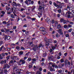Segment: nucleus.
<instances>
[{
  "mask_svg": "<svg viewBox=\"0 0 74 74\" xmlns=\"http://www.w3.org/2000/svg\"><path fill=\"white\" fill-rule=\"evenodd\" d=\"M1 32H3V33H4L5 32V31H4V29H1Z\"/></svg>",
  "mask_w": 74,
  "mask_h": 74,
  "instance_id": "c85d7f7f",
  "label": "nucleus"
},
{
  "mask_svg": "<svg viewBox=\"0 0 74 74\" xmlns=\"http://www.w3.org/2000/svg\"><path fill=\"white\" fill-rule=\"evenodd\" d=\"M48 42H52V40L51 39H48Z\"/></svg>",
  "mask_w": 74,
  "mask_h": 74,
  "instance_id": "dca6fc26",
  "label": "nucleus"
},
{
  "mask_svg": "<svg viewBox=\"0 0 74 74\" xmlns=\"http://www.w3.org/2000/svg\"><path fill=\"white\" fill-rule=\"evenodd\" d=\"M55 26H57V25H58V22H57V21H55Z\"/></svg>",
  "mask_w": 74,
  "mask_h": 74,
  "instance_id": "8fccbe9b",
  "label": "nucleus"
},
{
  "mask_svg": "<svg viewBox=\"0 0 74 74\" xmlns=\"http://www.w3.org/2000/svg\"><path fill=\"white\" fill-rule=\"evenodd\" d=\"M13 5H14L15 6H17V4L14 1L13 2Z\"/></svg>",
  "mask_w": 74,
  "mask_h": 74,
  "instance_id": "4468645a",
  "label": "nucleus"
},
{
  "mask_svg": "<svg viewBox=\"0 0 74 74\" xmlns=\"http://www.w3.org/2000/svg\"><path fill=\"white\" fill-rule=\"evenodd\" d=\"M40 31L43 32L44 33H45H45H47V32H46V31H45V28H44V27H42L40 28Z\"/></svg>",
  "mask_w": 74,
  "mask_h": 74,
  "instance_id": "f257e3e1",
  "label": "nucleus"
},
{
  "mask_svg": "<svg viewBox=\"0 0 74 74\" xmlns=\"http://www.w3.org/2000/svg\"><path fill=\"white\" fill-rule=\"evenodd\" d=\"M4 48V46H2L1 47H0V51H1L2 49V48Z\"/></svg>",
  "mask_w": 74,
  "mask_h": 74,
  "instance_id": "4c0bfd02",
  "label": "nucleus"
},
{
  "mask_svg": "<svg viewBox=\"0 0 74 74\" xmlns=\"http://www.w3.org/2000/svg\"><path fill=\"white\" fill-rule=\"evenodd\" d=\"M29 1H28V0H27L25 1V3L26 4H27L28 5H29V3H28V2Z\"/></svg>",
  "mask_w": 74,
  "mask_h": 74,
  "instance_id": "5701e85b",
  "label": "nucleus"
},
{
  "mask_svg": "<svg viewBox=\"0 0 74 74\" xmlns=\"http://www.w3.org/2000/svg\"><path fill=\"white\" fill-rule=\"evenodd\" d=\"M62 42H63V43L64 44H65V43H66V41H65L64 40H62Z\"/></svg>",
  "mask_w": 74,
  "mask_h": 74,
  "instance_id": "e433bc0d",
  "label": "nucleus"
},
{
  "mask_svg": "<svg viewBox=\"0 0 74 74\" xmlns=\"http://www.w3.org/2000/svg\"><path fill=\"white\" fill-rule=\"evenodd\" d=\"M71 31H72V29L71 28L68 30V32H69V33H70L71 32Z\"/></svg>",
  "mask_w": 74,
  "mask_h": 74,
  "instance_id": "7c9ffc66",
  "label": "nucleus"
},
{
  "mask_svg": "<svg viewBox=\"0 0 74 74\" xmlns=\"http://www.w3.org/2000/svg\"><path fill=\"white\" fill-rule=\"evenodd\" d=\"M16 48L17 49H19L20 48V47H19L18 46H17L16 47Z\"/></svg>",
  "mask_w": 74,
  "mask_h": 74,
  "instance_id": "a18cd8bd",
  "label": "nucleus"
},
{
  "mask_svg": "<svg viewBox=\"0 0 74 74\" xmlns=\"http://www.w3.org/2000/svg\"><path fill=\"white\" fill-rule=\"evenodd\" d=\"M29 1V4H34V1Z\"/></svg>",
  "mask_w": 74,
  "mask_h": 74,
  "instance_id": "9b49d317",
  "label": "nucleus"
},
{
  "mask_svg": "<svg viewBox=\"0 0 74 74\" xmlns=\"http://www.w3.org/2000/svg\"><path fill=\"white\" fill-rule=\"evenodd\" d=\"M2 23H3V24H7V23H6V21H3L2 22Z\"/></svg>",
  "mask_w": 74,
  "mask_h": 74,
  "instance_id": "052dcab7",
  "label": "nucleus"
},
{
  "mask_svg": "<svg viewBox=\"0 0 74 74\" xmlns=\"http://www.w3.org/2000/svg\"><path fill=\"white\" fill-rule=\"evenodd\" d=\"M53 5H54V6H55V7H58V4L56 3H55V2L53 3Z\"/></svg>",
  "mask_w": 74,
  "mask_h": 74,
  "instance_id": "f3484780",
  "label": "nucleus"
},
{
  "mask_svg": "<svg viewBox=\"0 0 74 74\" xmlns=\"http://www.w3.org/2000/svg\"><path fill=\"white\" fill-rule=\"evenodd\" d=\"M63 23L64 24H66V23H67V21H66V20H64V21H63Z\"/></svg>",
  "mask_w": 74,
  "mask_h": 74,
  "instance_id": "2f4dec72",
  "label": "nucleus"
},
{
  "mask_svg": "<svg viewBox=\"0 0 74 74\" xmlns=\"http://www.w3.org/2000/svg\"><path fill=\"white\" fill-rule=\"evenodd\" d=\"M59 73H60V74H64V72L63 71L61 70H59L58 71Z\"/></svg>",
  "mask_w": 74,
  "mask_h": 74,
  "instance_id": "423d86ee",
  "label": "nucleus"
},
{
  "mask_svg": "<svg viewBox=\"0 0 74 74\" xmlns=\"http://www.w3.org/2000/svg\"><path fill=\"white\" fill-rule=\"evenodd\" d=\"M23 52L22 51H20L19 52V54L20 55H23Z\"/></svg>",
  "mask_w": 74,
  "mask_h": 74,
  "instance_id": "393cba45",
  "label": "nucleus"
},
{
  "mask_svg": "<svg viewBox=\"0 0 74 74\" xmlns=\"http://www.w3.org/2000/svg\"><path fill=\"white\" fill-rule=\"evenodd\" d=\"M37 73L38 74H41V72L40 71H38Z\"/></svg>",
  "mask_w": 74,
  "mask_h": 74,
  "instance_id": "5fc2aeb1",
  "label": "nucleus"
},
{
  "mask_svg": "<svg viewBox=\"0 0 74 74\" xmlns=\"http://www.w3.org/2000/svg\"><path fill=\"white\" fill-rule=\"evenodd\" d=\"M70 11H74V7H71L70 8V10H69Z\"/></svg>",
  "mask_w": 74,
  "mask_h": 74,
  "instance_id": "0eeeda50",
  "label": "nucleus"
},
{
  "mask_svg": "<svg viewBox=\"0 0 74 74\" xmlns=\"http://www.w3.org/2000/svg\"><path fill=\"white\" fill-rule=\"evenodd\" d=\"M61 11H62V10L61 9H59L58 10V12L59 13H60L61 12Z\"/></svg>",
  "mask_w": 74,
  "mask_h": 74,
  "instance_id": "c03bdc74",
  "label": "nucleus"
},
{
  "mask_svg": "<svg viewBox=\"0 0 74 74\" xmlns=\"http://www.w3.org/2000/svg\"><path fill=\"white\" fill-rule=\"evenodd\" d=\"M7 64H6L4 66H3V68L4 69H6V67H7Z\"/></svg>",
  "mask_w": 74,
  "mask_h": 74,
  "instance_id": "72a5a7b5",
  "label": "nucleus"
},
{
  "mask_svg": "<svg viewBox=\"0 0 74 74\" xmlns=\"http://www.w3.org/2000/svg\"><path fill=\"white\" fill-rule=\"evenodd\" d=\"M67 8L68 9V11H70V6H69L68 5L67 6Z\"/></svg>",
  "mask_w": 74,
  "mask_h": 74,
  "instance_id": "cd10ccee",
  "label": "nucleus"
},
{
  "mask_svg": "<svg viewBox=\"0 0 74 74\" xmlns=\"http://www.w3.org/2000/svg\"><path fill=\"white\" fill-rule=\"evenodd\" d=\"M57 8H58V9H62V6L61 5H58Z\"/></svg>",
  "mask_w": 74,
  "mask_h": 74,
  "instance_id": "1a4fd4ad",
  "label": "nucleus"
},
{
  "mask_svg": "<svg viewBox=\"0 0 74 74\" xmlns=\"http://www.w3.org/2000/svg\"><path fill=\"white\" fill-rule=\"evenodd\" d=\"M47 56V54H46V53H44L43 55V57H45V56Z\"/></svg>",
  "mask_w": 74,
  "mask_h": 74,
  "instance_id": "c9c22d12",
  "label": "nucleus"
},
{
  "mask_svg": "<svg viewBox=\"0 0 74 74\" xmlns=\"http://www.w3.org/2000/svg\"><path fill=\"white\" fill-rule=\"evenodd\" d=\"M21 5L19 3H18L17 4V6H18V7H20Z\"/></svg>",
  "mask_w": 74,
  "mask_h": 74,
  "instance_id": "f704fd0d",
  "label": "nucleus"
},
{
  "mask_svg": "<svg viewBox=\"0 0 74 74\" xmlns=\"http://www.w3.org/2000/svg\"><path fill=\"white\" fill-rule=\"evenodd\" d=\"M69 24H70V25H73L74 24V23L73 22H69Z\"/></svg>",
  "mask_w": 74,
  "mask_h": 74,
  "instance_id": "e2e57ef3",
  "label": "nucleus"
},
{
  "mask_svg": "<svg viewBox=\"0 0 74 74\" xmlns=\"http://www.w3.org/2000/svg\"><path fill=\"white\" fill-rule=\"evenodd\" d=\"M71 34H72L73 35V36H74V32H72L71 33Z\"/></svg>",
  "mask_w": 74,
  "mask_h": 74,
  "instance_id": "338daca9",
  "label": "nucleus"
},
{
  "mask_svg": "<svg viewBox=\"0 0 74 74\" xmlns=\"http://www.w3.org/2000/svg\"><path fill=\"white\" fill-rule=\"evenodd\" d=\"M51 48H52V49L53 50H54V49L56 48V47L53 46H51Z\"/></svg>",
  "mask_w": 74,
  "mask_h": 74,
  "instance_id": "4be33fe9",
  "label": "nucleus"
},
{
  "mask_svg": "<svg viewBox=\"0 0 74 74\" xmlns=\"http://www.w3.org/2000/svg\"><path fill=\"white\" fill-rule=\"evenodd\" d=\"M47 22L49 25H51V20L49 18H47Z\"/></svg>",
  "mask_w": 74,
  "mask_h": 74,
  "instance_id": "20e7f679",
  "label": "nucleus"
},
{
  "mask_svg": "<svg viewBox=\"0 0 74 74\" xmlns=\"http://www.w3.org/2000/svg\"><path fill=\"white\" fill-rule=\"evenodd\" d=\"M64 28H67V26L66 25H65L64 26Z\"/></svg>",
  "mask_w": 74,
  "mask_h": 74,
  "instance_id": "6e6d98bb",
  "label": "nucleus"
},
{
  "mask_svg": "<svg viewBox=\"0 0 74 74\" xmlns=\"http://www.w3.org/2000/svg\"><path fill=\"white\" fill-rule=\"evenodd\" d=\"M45 41L46 42L45 45H49V42H48V39L47 38H45Z\"/></svg>",
  "mask_w": 74,
  "mask_h": 74,
  "instance_id": "7ed1b4c3",
  "label": "nucleus"
},
{
  "mask_svg": "<svg viewBox=\"0 0 74 74\" xmlns=\"http://www.w3.org/2000/svg\"><path fill=\"white\" fill-rule=\"evenodd\" d=\"M57 56V59H60V57L59 56H58V55H56L55 56V57L56 58V57Z\"/></svg>",
  "mask_w": 74,
  "mask_h": 74,
  "instance_id": "ddd939ff",
  "label": "nucleus"
},
{
  "mask_svg": "<svg viewBox=\"0 0 74 74\" xmlns=\"http://www.w3.org/2000/svg\"><path fill=\"white\" fill-rule=\"evenodd\" d=\"M50 71H55V70L53 69L52 67H50Z\"/></svg>",
  "mask_w": 74,
  "mask_h": 74,
  "instance_id": "aec40b11",
  "label": "nucleus"
},
{
  "mask_svg": "<svg viewBox=\"0 0 74 74\" xmlns=\"http://www.w3.org/2000/svg\"><path fill=\"white\" fill-rule=\"evenodd\" d=\"M39 9L40 10H41L42 9V6L39 5Z\"/></svg>",
  "mask_w": 74,
  "mask_h": 74,
  "instance_id": "473e14b6",
  "label": "nucleus"
},
{
  "mask_svg": "<svg viewBox=\"0 0 74 74\" xmlns=\"http://www.w3.org/2000/svg\"><path fill=\"white\" fill-rule=\"evenodd\" d=\"M49 30L50 31H52L53 30V29L52 28V27H50Z\"/></svg>",
  "mask_w": 74,
  "mask_h": 74,
  "instance_id": "bf43d9fd",
  "label": "nucleus"
},
{
  "mask_svg": "<svg viewBox=\"0 0 74 74\" xmlns=\"http://www.w3.org/2000/svg\"><path fill=\"white\" fill-rule=\"evenodd\" d=\"M16 66L14 67L13 68V69L14 71H15V70H16Z\"/></svg>",
  "mask_w": 74,
  "mask_h": 74,
  "instance_id": "3c124183",
  "label": "nucleus"
},
{
  "mask_svg": "<svg viewBox=\"0 0 74 74\" xmlns=\"http://www.w3.org/2000/svg\"><path fill=\"white\" fill-rule=\"evenodd\" d=\"M60 61L61 63H63V62H64V60L62 58L60 60Z\"/></svg>",
  "mask_w": 74,
  "mask_h": 74,
  "instance_id": "412c9836",
  "label": "nucleus"
},
{
  "mask_svg": "<svg viewBox=\"0 0 74 74\" xmlns=\"http://www.w3.org/2000/svg\"><path fill=\"white\" fill-rule=\"evenodd\" d=\"M22 64H25V61L24 60H22Z\"/></svg>",
  "mask_w": 74,
  "mask_h": 74,
  "instance_id": "ea45409f",
  "label": "nucleus"
},
{
  "mask_svg": "<svg viewBox=\"0 0 74 74\" xmlns=\"http://www.w3.org/2000/svg\"><path fill=\"white\" fill-rule=\"evenodd\" d=\"M11 17L12 18H14V16L13 15H11Z\"/></svg>",
  "mask_w": 74,
  "mask_h": 74,
  "instance_id": "4d7b16f0",
  "label": "nucleus"
},
{
  "mask_svg": "<svg viewBox=\"0 0 74 74\" xmlns=\"http://www.w3.org/2000/svg\"><path fill=\"white\" fill-rule=\"evenodd\" d=\"M32 60L34 62H36V59L35 58H33L32 59Z\"/></svg>",
  "mask_w": 74,
  "mask_h": 74,
  "instance_id": "37998d69",
  "label": "nucleus"
},
{
  "mask_svg": "<svg viewBox=\"0 0 74 74\" xmlns=\"http://www.w3.org/2000/svg\"><path fill=\"white\" fill-rule=\"evenodd\" d=\"M32 60V58H29L27 60V61L28 60L29 61H30V60Z\"/></svg>",
  "mask_w": 74,
  "mask_h": 74,
  "instance_id": "79ce46f5",
  "label": "nucleus"
},
{
  "mask_svg": "<svg viewBox=\"0 0 74 74\" xmlns=\"http://www.w3.org/2000/svg\"><path fill=\"white\" fill-rule=\"evenodd\" d=\"M16 58H17V57L16 56H14L13 57V58H12V60H16Z\"/></svg>",
  "mask_w": 74,
  "mask_h": 74,
  "instance_id": "f8f14e48",
  "label": "nucleus"
},
{
  "mask_svg": "<svg viewBox=\"0 0 74 74\" xmlns=\"http://www.w3.org/2000/svg\"><path fill=\"white\" fill-rule=\"evenodd\" d=\"M44 60H45V58H43L42 59L41 61L42 62H44Z\"/></svg>",
  "mask_w": 74,
  "mask_h": 74,
  "instance_id": "603ef678",
  "label": "nucleus"
},
{
  "mask_svg": "<svg viewBox=\"0 0 74 74\" xmlns=\"http://www.w3.org/2000/svg\"><path fill=\"white\" fill-rule=\"evenodd\" d=\"M71 13L72 14V15H74V11L71 12Z\"/></svg>",
  "mask_w": 74,
  "mask_h": 74,
  "instance_id": "774afa93",
  "label": "nucleus"
},
{
  "mask_svg": "<svg viewBox=\"0 0 74 74\" xmlns=\"http://www.w3.org/2000/svg\"><path fill=\"white\" fill-rule=\"evenodd\" d=\"M22 60H20L19 62L18 63L19 66H20V65H21V64H22V63H21V62H22Z\"/></svg>",
  "mask_w": 74,
  "mask_h": 74,
  "instance_id": "2eb2a0df",
  "label": "nucleus"
},
{
  "mask_svg": "<svg viewBox=\"0 0 74 74\" xmlns=\"http://www.w3.org/2000/svg\"><path fill=\"white\" fill-rule=\"evenodd\" d=\"M33 49L34 50V51H36V49H36L34 47L33 48Z\"/></svg>",
  "mask_w": 74,
  "mask_h": 74,
  "instance_id": "864d4df0",
  "label": "nucleus"
},
{
  "mask_svg": "<svg viewBox=\"0 0 74 74\" xmlns=\"http://www.w3.org/2000/svg\"><path fill=\"white\" fill-rule=\"evenodd\" d=\"M4 72L5 73V74H7V73L8 72V71H7V69H5L4 71Z\"/></svg>",
  "mask_w": 74,
  "mask_h": 74,
  "instance_id": "58836bf2",
  "label": "nucleus"
},
{
  "mask_svg": "<svg viewBox=\"0 0 74 74\" xmlns=\"http://www.w3.org/2000/svg\"><path fill=\"white\" fill-rule=\"evenodd\" d=\"M6 10H7V11H8L9 10H10V8L8 7V6H6Z\"/></svg>",
  "mask_w": 74,
  "mask_h": 74,
  "instance_id": "c756f323",
  "label": "nucleus"
},
{
  "mask_svg": "<svg viewBox=\"0 0 74 74\" xmlns=\"http://www.w3.org/2000/svg\"><path fill=\"white\" fill-rule=\"evenodd\" d=\"M10 56H8L7 57V60H8L9 59H10Z\"/></svg>",
  "mask_w": 74,
  "mask_h": 74,
  "instance_id": "680f3d73",
  "label": "nucleus"
},
{
  "mask_svg": "<svg viewBox=\"0 0 74 74\" xmlns=\"http://www.w3.org/2000/svg\"><path fill=\"white\" fill-rule=\"evenodd\" d=\"M5 32H10V29H6L5 28Z\"/></svg>",
  "mask_w": 74,
  "mask_h": 74,
  "instance_id": "a878e982",
  "label": "nucleus"
},
{
  "mask_svg": "<svg viewBox=\"0 0 74 74\" xmlns=\"http://www.w3.org/2000/svg\"><path fill=\"white\" fill-rule=\"evenodd\" d=\"M71 13V12H66L65 14V15L66 16H67V15L68 14V15H70V14Z\"/></svg>",
  "mask_w": 74,
  "mask_h": 74,
  "instance_id": "a211bd4d",
  "label": "nucleus"
},
{
  "mask_svg": "<svg viewBox=\"0 0 74 74\" xmlns=\"http://www.w3.org/2000/svg\"><path fill=\"white\" fill-rule=\"evenodd\" d=\"M62 29H59L58 30H57V31L60 34H61V35H62L63 34V32H62Z\"/></svg>",
  "mask_w": 74,
  "mask_h": 74,
  "instance_id": "f03ea898",
  "label": "nucleus"
},
{
  "mask_svg": "<svg viewBox=\"0 0 74 74\" xmlns=\"http://www.w3.org/2000/svg\"><path fill=\"white\" fill-rule=\"evenodd\" d=\"M73 72V74H74V70L73 69H72L71 70V73Z\"/></svg>",
  "mask_w": 74,
  "mask_h": 74,
  "instance_id": "49530a36",
  "label": "nucleus"
},
{
  "mask_svg": "<svg viewBox=\"0 0 74 74\" xmlns=\"http://www.w3.org/2000/svg\"><path fill=\"white\" fill-rule=\"evenodd\" d=\"M61 27V26L60 24H59L58 25L57 27H58V29L60 28V27Z\"/></svg>",
  "mask_w": 74,
  "mask_h": 74,
  "instance_id": "6ab92c4d",
  "label": "nucleus"
},
{
  "mask_svg": "<svg viewBox=\"0 0 74 74\" xmlns=\"http://www.w3.org/2000/svg\"><path fill=\"white\" fill-rule=\"evenodd\" d=\"M64 20V19L63 18H61L60 19V22H63V21Z\"/></svg>",
  "mask_w": 74,
  "mask_h": 74,
  "instance_id": "b1692460",
  "label": "nucleus"
},
{
  "mask_svg": "<svg viewBox=\"0 0 74 74\" xmlns=\"http://www.w3.org/2000/svg\"><path fill=\"white\" fill-rule=\"evenodd\" d=\"M14 71H15V73H18V71H19V69H16Z\"/></svg>",
  "mask_w": 74,
  "mask_h": 74,
  "instance_id": "bb28decb",
  "label": "nucleus"
},
{
  "mask_svg": "<svg viewBox=\"0 0 74 74\" xmlns=\"http://www.w3.org/2000/svg\"><path fill=\"white\" fill-rule=\"evenodd\" d=\"M57 43V41L56 40H54L53 42V43L55 44Z\"/></svg>",
  "mask_w": 74,
  "mask_h": 74,
  "instance_id": "de8ad7c7",
  "label": "nucleus"
},
{
  "mask_svg": "<svg viewBox=\"0 0 74 74\" xmlns=\"http://www.w3.org/2000/svg\"><path fill=\"white\" fill-rule=\"evenodd\" d=\"M1 55L2 56H5V53H3L1 54Z\"/></svg>",
  "mask_w": 74,
  "mask_h": 74,
  "instance_id": "a19ab883",
  "label": "nucleus"
},
{
  "mask_svg": "<svg viewBox=\"0 0 74 74\" xmlns=\"http://www.w3.org/2000/svg\"><path fill=\"white\" fill-rule=\"evenodd\" d=\"M21 49H22L23 50H25V48L23 47H21Z\"/></svg>",
  "mask_w": 74,
  "mask_h": 74,
  "instance_id": "09e8293b",
  "label": "nucleus"
},
{
  "mask_svg": "<svg viewBox=\"0 0 74 74\" xmlns=\"http://www.w3.org/2000/svg\"><path fill=\"white\" fill-rule=\"evenodd\" d=\"M67 64L69 65V66H70V62L68 61L67 63Z\"/></svg>",
  "mask_w": 74,
  "mask_h": 74,
  "instance_id": "0e129e2a",
  "label": "nucleus"
},
{
  "mask_svg": "<svg viewBox=\"0 0 74 74\" xmlns=\"http://www.w3.org/2000/svg\"><path fill=\"white\" fill-rule=\"evenodd\" d=\"M41 46H42V44H40L38 46L39 48H40V47H41Z\"/></svg>",
  "mask_w": 74,
  "mask_h": 74,
  "instance_id": "69168bd1",
  "label": "nucleus"
},
{
  "mask_svg": "<svg viewBox=\"0 0 74 74\" xmlns=\"http://www.w3.org/2000/svg\"><path fill=\"white\" fill-rule=\"evenodd\" d=\"M41 4L42 7V8L43 9V10H44L45 9V8H44V2H42Z\"/></svg>",
  "mask_w": 74,
  "mask_h": 74,
  "instance_id": "6e6552de",
  "label": "nucleus"
},
{
  "mask_svg": "<svg viewBox=\"0 0 74 74\" xmlns=\"http://www.w3.org/2000/svg\"><path fill=\"white\" fill-rule=\"evenodd\" d=\"M64 66V64L63 63L61 64V65H59L58 66L59 68H61L62 67H63Z\"/></svg>",
  "mask_w": 74,
  "mask_h": 74,
  "instance_id": "9d476101",
  "label": "nucleus"
},
{
  "mask_svg": "<svg viewBox=\"0 0 74 74\" xmlns=\"http://www.w3.org/2000/svg\"><path fill=\"white\" fill-rule=\"evenodd\" d=\"M53 56L52 55L49 56H48V59L49 60H50V59H53Z\"/></svg>",
  "mask_w": 74,
  "mask_h": 74,
  "instance_id": "39448f33",
  "label": "nucleus"
},
{
  "mask_svg": "<svg viewBox=\"0 0 74 74\" xmlns=\"http://www.w3.org/2000/svg\"><path fill=\"white\" fill-rule=\"evenodd\" d=\"M60 16V14H58L57 15V16L58 18H59Z\"/></svg>",
  "mask_w": 74,
  "mask_h": 74,
  "instance_id": "13d9d810",
  "label": "nucleus"
}]
</instances>
